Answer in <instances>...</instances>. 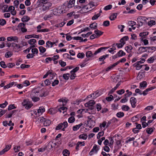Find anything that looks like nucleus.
Returning a JSON list of instances; mask_svg holds the SVG:
<instances>
[{
  "instance_id": "obj_1",
  "label": "nucleus",
  "mask_w": 156,
  "mask_h": 156,
  "mask_svg": "<svg viewBox=\"0 0 156 156\" xmlns=\"http://www.w3.org/2000/svg\"><path fill=\"white\" fill-rule=\"evenodd\" d=\"M148 20V18L145 16H140L137 18L138 22L142 24H147V20Z\"/></svg>"
},
{
  "instance_id": "obj_2",
  "label": "nucleus",
  "mask_w": 156,
  "mask_h": 156,
  "mask_svg": "<svg viewBox=\"0 0 156 156\" xmlns=\"http://www.w3.org/2000/svg\"><path fill=\"white\" fill-rule=\"evenodd\" d=\"M100 147L96 145H95L93 148L92 149L91 151L89 153V154L90 155H92L94 154V152L95 153H97Z\"/></svg>"
},
{
  "instance_id": "obj_3",
  "label": "nucleus",
  "mask_w": 156,
  "mask_h": 156,
  "mask_svg": "<svg viewBox=\"0 0 156 156\" xmlns=\"http://www.w3.org/2000/svg\"><path fill=\"white\" fill-rule=\"evenodd\" d=\"M150 48V47H140L138 49L139 52L137 53L138 54H140L142 53L146 52L147 51V49H149Z\"/></svg>"
},
{
  "instance_id": "obj_4",
  "label": "nucleus",
  "mask_w": 156,
  "mask_h": 156,
  "mask_svg": "<svg viewBox=\"0 0 156 156\" xmlns=\"http://www.w3.org/2000/svg\"><path fill=\"white\" fill-rule=\"evenodd\" d=\"M85 9H86L87 10H88L87 11V12L89 11H91L92 9L91 8V5H90V3L87 5L83 6L82 7V9L80 10V13H84V12H83V10Z\"/></svg>"
},
{
  "instance_id": "obj_5",
  "label": "nucleus",
  "mask_w": 156,
  "mask_h": 156,
  "mask_svg": "<svg viewBox=\"0 0 156 156\" xmlns=\"http://www.w3.org/2000/svg\"><path fill=\"white\" fill-rule=\"evenodd\" d=\"M26 24L23 23H20L18 25V27L19 28H20L21 31L23 33H24L27 31V30L25 27Z\"/></svg>"
},
{
  "instance_id": "obj_6",
  "label": "nucleus",
  "mask_w": 156,
  "mask_h": 156,
  "mask_svg": "<svg viewBox=\"0 0 156 156\" xmlns=\"http://www.w3.org/2000/svg\"><path fill=\"white\" fill-rule=\"evenodd\" d=\"M49 94V91L48 90H44L42 89L40 91L39 96L41 97H45Z\"/></svg>"
},
{
  "instance_id": "obj_7",
  "label": "nucleus",
  "mask_w": 156,
  "mask_h": 156,
  "mask_svg": "<svg viewBox=\"0 0 156 156\" xmlns=\"http://www.w3.org/2000/svg\"><path fill=\"white\" fill-rule=\"evenodd\" d=\"M12 47L13 48V51L17 52L18 49L21 48L20 45L19 44H17L15 43H12Z\"/></svg>"
},
{
  "instance_id": "obj_8",
  "label": "nucleus",
  "mask_w": 156,
  "mask_h": 156,
  "mask_svg": "<svg viewBox=\"0 0 156 156\" xmlns=\"http://www.w3.org/2000/svg\"><path fill=\"white\" fill-rule=\"evenodd\" d=\"M130 101L131 103V104L132 107L133 108H134L136 106V99L134 97L131 98L130 99Z\"/></svg>"
},
{
  "instance_id": "obj_9",
  "label": "nucleus",
  "mask_w": 156,
  "mask_h": 156,
  "mask_svg": "<svg viewBox=\"0 0 156 156\" xmlns=\"http://www.w3.org/2000/svg\"><path fill=\"white\" fill-rule=\"evenodd\" d=\"M22 104L23 106H25V108L27 109H29L33 105H32L30 104L28 102L26 103V100H24L23 102L22 103Z\"/></svg>"
},
{
  "instance_id": "obj_10",
  "label": "nucleus",
  "mask_w": 156,
  "mask_h": 156,
  "mask_svg": "<svg viewBox=\"0 0 156 156\" xmlns=\"http://www.w3.org/2000/svg\"><path fill=\"white\" fill-rule=\"evenodd\" d=\"M52 5V4L50 2L47 3L45 5H44L43 7V9L44 11H45L49 9V7Z\"/></svg>"
},
{
  "instance_id": "obj_11",
  "label": "nucleus",
  "mask_w": 156,
  "mask_h": 156,
  "mask_svg": "<svg viewBox=\"0 0 156 156\" xmlns=\"http://www.w3.org/2000/svg\"><path fill=\"white\" fill-rule=\"evenodd\" d=\"M100 95V93L99 92H98V91H97L91 94L90 96L91 97H92V96H93V98L94 99L99 96Z\"/></svg>"
},
{
  "instance_id": "obj_12",
  "label": "nucleus",
  "mask_w": 156,
  "mask_h": 156,
  "mask_svg": "<svg viewBox=\"0 0 156 156\" xmlns=\"http://www.w3.org/2000/svg\"><path fill=\"white\" fill-rule=\"evenodd\" d=\"M141 64V62L140 61H137L133 65V66L136 67V70H139L140 69L139 66V65Z\"/></svg>"
},
{
  "instance_id": "obj_13",
  "label": "nucleus",
  "mask_w": 156,
  "mask_h": 156,
  "mask_svg": "<svg viewBox=\"0 0 156 156\" xmlns=\"http://www.w3.org/2000/svg\"><path fill=\"white\" fill-rule=\"evenodd\" d=\"M37 112L36 114V115L39 116L40 115V113L41 114L42 113L45 111V108L43 107H41L39 108L37 110Z\"/></svg>"
},
{
  "instance_id": "obj_14",
  "label": "nucleus",
  "mask_w": 156,
  "mask_h": 156,
  "mask_svg": "<svg viewBox=\"0 0 156 156\" xmlns=\"http://www.w3.org/2000/svg\"><path fill=\"white\" fill-rule=\"evenodd\" d=\"M36 95L30 94V98L33 101L37 102L39 101L40 99L39 97H36Z\"/></svg>"
},
{
  "instance_id": "obj_15",
  "label": "nucleus",
  "mask_w": 156,
  "mask_h": 156,
  "mask_svg": "<svg viewBox=\"0 0 156 156\" xmlns=\"http://www.w3.org/2000/svg\"><path fill=\"white\" fill-rule=\"evenodd\" d=\"M39 37V35L33 34L32 35H27L25 36V38L26 39H28L30 38L34 37L36 38H38Z\"/></svg>"
},
{
  "instance_id": "obj_16",
  "label": "nucleus",
  "mask_w": 156,
  "mask_h": 156,
  "mask_svg": "<svg viewBox=\"0 0 156 156\" xmlns=\"http://www.w3.org/2000/svg\"><path fill=\"white\" fill-rule=\"evenodd\" d=\"M75 0H70L68 5V7L71 8L74 6Z\"/></svg>"
},
{
  "instance_id": "obj_17",
  "label": "nucleus",
  "mask_w": 156,
  "mask_h": 156,
  "mask_svg": "<svg viewBox=\"0 0 156 156\" xmlns=\"http://www.w3.org/2000/svg\"><path fill=\"white\" fill-rule=\"evenodd\" d=\"M18 38L17 37L14 36V37H8L7 38V40L8 41H17L18 40Z\"/></svg>"
},
{
  "instance_id": "obj_18",
  "label": "nucleus",
  "mask_w": 156,
  "mask_h": 156,
  "mask_svg": "<svg viewBox=\"0 0 156 156\" xmlns=\"http://www.w3.org/2000/svg\"><path fill=\"white\" fill-rule=\"evenodd\" d=\"M94 33L96 34V37H100L103 33V32H102L101 31H100L98 29L94 31Z\"/></svg>"
},
{
  "instance_id": "obj_19",
  "label": "nucleus",
  "mask_w": 156,
  "mask_h": 156,
  "mask_svg": "<svg viewBox=\"0 0 156 156\" xmlns=\"http://www.w3.org/2000/svg\"><path fill=\"white\" fill-rule=\"evenodd\" d=\"M108 48V47H102L98 49L94 53V55H96L98 53L100 52L101 51L103 50H105L106 49H107Z\"/></svg>"
},
{
  "instance_id": "obj_20",
  "label": "nucleus",
  "mask_w": 156,
  "mask_h": 156,
  "mask_svg": "<svg viewBox=\"0 0 156 156\" xmlns=\"http://www.w3.org/2000/svg\"><path fill=\"white\" fill-rule=\"evenodd\" d=\"M83 143V144L82 145H81L80 146H84L85 145L84 142V141H83V142L78 141L77 143V144H76V150L78 151L79 150V147L80 144H82Z\"/></svg>"
},
{
  "instance_id": "obj_21",
  "label": "nucleus",
  "mask_w": 156,
  "mask_h": 156,
  "mask_svg": "<svg viewBox=\"0 0 156 156\" xmlns=\"http://www.w3.org/2000/svg\"><path fill=\"white\" fill-rule=\"evenodd\" d=\"M57 111L55 108H51L49 110L48 113L50 114H54L56 113Z\"/></svg>"
},
{
  "instance_id": "obj_22",
  "label": "nucleus",
  "mask_w": 156,
  "mask_h": 156,
  "mask_svg": "<svg viewBox=\"0 0 156 156\" xmlns=\"http://www.w3.org/2000/svg\"><path fill=\"white\" fill-rule=\"evenodd\" d=\"M53 13H51V14H49V15H45V16L44 17V20H48L49 19L51 18L53 16Z\"/></svg>"
},
{
  "instance_id": "obj_23",
  "label": "nucleus",
  "mask_w": 156,
  "mask_h": 156,
  "mask_svg": "<svg viewBox=\"0 0 156 156\" xmlns=\"http://www.w3.org/2000/svg\"><path fill=\"white\" fill-rule=\"evenodd\" d=\"M30 20V18L28 16H24L21 18V21L23 22H27Z\"/></svg>"
},
{
  "instance_id": "obj_24",
  "label": "nucleus",
  "mask_w": 156,
  "mask_h": 156,
  "mask_svg": "<svg viewBox=\"0 0 156 156\" xmlns=\"http://www.w3.org/2000/svg\"><path fill=\"white\" fill-rule=\"evenodd\" d=\"M97 23H93L90 25L89 27L91 28L94 29H95L97 28Z\"/></svg>"
},
{
  "instance_id": "obj_25",
  "label": "nucleus",
  "mask_w": 156,
  "mask_h": 156,
  "mask_svg": "<svg viewBox=\"0 0 156 156\" xmlns=\"http://www.w3.org/2000/svg\"><path fill=\"white\" fill-rule=\"evenodd\" d=\"M94 54H93L91 51H87L86 53V56L88 58L91 57H93L94 55Z\"/></svg>"
},
{
  "instance_id": "obj_26",
  "label": "nucleus",
  "mask_w": 156,
  "mask_h": 156,
  "mask_svg": "<svg viewBox=\"0 0 156 156\" xmlns=\"http://www.w3.org/2000/svg\"><path fill=\"white\" fill-rule=\"evenodd\" d=\"M40 91L39 90H38L37 89H33L32 90L30 94L36 95H38V94H38V93L40 94Z\"/></svg>"
},
{
  "instance_id": "obj_27",
  "label": "nucleus",
  "mask_w": 156,
  "mask_h": 156,
  "mask_svg": "<svg viewBox=\"0 0 156 156\" xmlns=\"http://www.w3.org/2000/svg\"><path fill=\"white\" fill-rule=\"evenodd\" d=\"M117 16V13H114L110 16L109 18L111 20H114L116 18Z\"/></svg>"
},
{
  "instance_id": "obj_28",
  "label": "nucleus",
  "mask_w": 156,
  "mask_h": 156,
  "mask_svg": "<svg viewBox=\"0 0 156 156\" xmlns=\"http://www.w3.org/2000/svg\"><path fill=\"white\" fill-rule=\"evenodd\" d=\"M55 44V42H51V41H48L46 42V47H48V48L50 47V45H51V47H52L53 46V45Z\"/></svg>"
},
{
  "instance_id": "obj_29",
  "label": "nucleus",
  "mask_w": 156,
  "mask_h": 156,
  "mask_svg": "<svg viewBox=\"0 0 156 156\" xmlns=\"http://www.w3.org/2000/svg\"><path fill=\"white\" fill-rule=\"evenodd\" d=\"M133 49L132 46L131 45H128L125 48V50L128 53H130L131 51V50Z\"/></svg>"
},
{
  "instance_id": "obj_30",
  "label": "nucleus",
  "mask_w": 156,
  "mask_h": 156,
  "mask_svg": "<svg viewBox=\"0 0 156 156\" xmlns=\"http://www.w3.org/2000/svg\"><path fill=\"white\" fill-rule=\"evenodd\" d=\"M95 102L94 100H90L89 102L86 103L85 104V106H88L91 105H93L94 104Z\"/></svg>"
},
{
  "instance_id": "obj_31",
  "label": "nucleus",
  "mask_w": 156,
  "mask_h": 156,
  "mask_svg": "<svg viewBox=\"0 0 156 156\" xmlns=\"http://www.w3.org/2000/svg\"><path fill=\"white\" fill-rule=\"evenodd\" d=\"M147 83L146 81H144L140 83V87H146L147 86Z\"/></svg>"
},
{
  "instance_id": "obj_32",
  "label": "nucleus",
  "mask_w": 156,
  "mask_h": 156,
  "mask_svg": "<svg viewBox=\"0 0 156 156\" xmlns=\"http://www.w3.org/2000/svg\"><path fill=\"white\" fill-rule=\"evenodd\" d=\"M129 39V38L128 36H125L120 39V41H122L124 43H126L125 41L128 40Z\"/></svg>"
},
{
  "instance_id": "obj_33",
  "label": "nucleus",
  "mask_w": 156,
  "mask_h": 156,
  "mask_svg": "<svg viewBox=\"0 0 156 156\" xmlns=\"http://www.w3.org/2000/svg\"><path fill=\"white\" fill-rule=\"evenodd\" d=\"M87 137V135L85 134H83L80 135L79 136L80 139H82L83 140H86Z\"/></svg>"
},
{
  "instance_id": "obj_34",
  "label": "nucleus",
  "mask_w": 156,
  "mask_h": 156,
  "mask_svg": "<svg viewBox=\"0 0 156 156\" xmlns=\"http://www.w3.org/2000/svg\"><path fill=\"white\" fill-rule=\"evenodd\" d=\"M108 56V55H105L102 56H101L99 58V60L100 61H103Z\"/></svg>"
},
{
  "instance_id": "obj_35",
  "label": "nucleus",
  "mask_w": 156,
  "mask_h": 156,
  "mask_svg": "<svg viewBox=\"0 0 156 156\" xmlns=\"http://www.w3.org/2000/svg\"><path fill=\"white\" fill-rule=\"evenodd\" d=\"M51 122V120L49 119H45V120L44 122V126H48L50 125Z\"/></svg>"
},
{
  "instance_id": "obj_36",
  "label": "nucleus",
  "mask_w": 156,
  "mask_h": 156,
  "mask_svg": "<svg viewBox=\"0 0 156 156\" xmlns=\"http://www.w3.org/2000/svg\"><path fill=\"white\" fill-rule=\"evenodd\" d=\"M12 55V53L10 51H8L5 55V57L6 58L10 57Z\"/></svg>"
},
{
  "instance_id": "obj_37",
  "label": "nucleus",
  "mask_w": 156,
  "mask_h": 156,
  "mask_svg": "<svg viewBox=\"0 0 156 156\" xmlns=\"http://www.w3.org/2000/svg\"><path fill=\"white\" fill-rule=\"evenodd\" d=\"M117 55H118V57H120L125 55L126 53L122 50H120L117 53Z\"/></svg>"
},
{
  "instance_id": "obj_38",
  "label": "nucleus",
  "mask_w": 156,
  "mask_h": 156,
  "mask_svg": "<svg viewBox=\"0 0 156 156\" xmlns=\"http://www.w3.org/2000/svg\"><path fill=\"white\" fill-rule=\"evenodd\" d=\"M45 147H46V149H48L49 150H51L53 147L52 143L49 142Z\"/></svg>"
},
{
  "instance_id": "obj_39",
  "label": "nucleus",
  "mask_w": 156,
  "mask_h": 156,
  "mask_svg": "<svg viewBox=\"0 0 156 156\" xmlns=\"http://www.w3.org/2000/svg\"><path fill=\"white\" fill-rule=\"evenodd\" d=\"M36 42V40L35 39H31L28 41V43L30 45H33Z\"/></svg>"
},
{
  "instance_id": "obj_40",
  "label": "nucleus",
  "mask_w": 156,
  "mask_h": 156,
  "mask_svg": "<svg viewBox=\"0 0 156 156\" xmlns=\"http://www.w3.org/2000/svg\"><path fill=\"white\" fill-rule=\"evenodd\" d=\"M121 43H116L115 44V45H117V47L118 48H121L124 45V44H125V43H123L122 42V41H120Z\"/></svg>"
},
{
  "instance_id": "obj_41",
  "label": "nucleus",
  "mask_w": 156,
  "mask_h": 156,
  "mask_svg": "<svg viewBox=\"0 0 156 156\" xmlns=\"http://www.w3.org/2000/svg\"><path fill=\"white\" fill-rule=\"evenodd\" d=\"M69 150L66 149L64 150L63 151V155L65 156H69Z\"/></svg>"
},
{
  "instance_id": "obj_42",
  "label": "nucleus",
  "mask_w": 156,
  "mask_h": 156,
  "mask_svg": "<svg viewBox=\"0 0 156 156\" xmlns=\"http://www.w3.org/2000/svg\"><path fill=\"white\" fill-rule=\"evenodd\" d=\"M75 121V118L73 116L70 117L68 120V122L69 123L73 122Z\"/></svg>"
},
{
  "instance_id": "obj_43",
  "label": "nucleus",
  "mask_w": 156,
  "mask_h": 156,
  "mask_svg": "<svg viewBox=\"0 0 156 156\" xmlns=\"http://www.w3.org/2000/svg\"><path fill=\"white\" fill-rule=\"evenodd\" d=\"M148 23V24L149 26H151L153 25H154L155 24V21L154 20H150V21H148L147 22Z\"/></svg>"
},
{
  "instance_id": "obj_44",
  "label": "nucleus",
  "mask_w": 156,
  "mask_h": 156,
  "mask_svg": "<svg viewBox=\"0 0 156 156\" xmlns=\"http://www.w3.org/2000/svg\"><path fill=\"white\" fill-rule=\"evenodd\" d=\"M85 56V54L83 53H79L77 55V57L79 58H83Z\"/></svg>"
},
{
  "instance_id": "obj_45",
  "label": "nucleus",
  "mask_w": 156,
  "mask_h": 156,
  "mask_svg": "<svg viewBox=\"0 0 156 156\" xmlns=\"http://www.w3.org/2000/svg\"><path fill=\"white\" fill-rule=\"evenodd\" d=\"M122 109L125 111H128L129 109V107L126 105H123L122 107Z\"/></svg>"
},
{
  "instance_id": "obj_46",
  "label": "nucleus",
  "mask_w": 156,
  "mask_h": 156,
  "mask_svg": "<svg viewBox=\"0 0 156 156\" xmlns=\"http://www.w3.org/2000/svg\"><path fill=\"white\" fill-rule=\"evenodd\" d=\"M45 119L46 118H44L43 117H40L37 119V121L41 122H44V123L45 120Z\"/></svg>"
},
{
  "instance_id": "obj_47",
  "label": "nucleus",
  "mask_w": 156,
  "mask_h": 156,
  "mask_svg": "<svg viewBox=\"0 0 156 156\" xmlns=\"http://www.w3.org/2000/svg\"><path fill=\"white\" fill-rule=\"evenodd\" d=\"M124 113L122 112H119L117 113L116 115L118 118H121L124 116Z\"/></svg>"
},
{
  "instance_id": "obj_48",
  "label": "nucleus",
  "mask_w": 156,
  "mask_h": 156,
  "mask_svg": "<svg viewBox=\"0 0 156 156\" xmlns=\"http://www.w3.org/2000/svg\"><path fill=\"white\" fill-rule=\"evenodd\" d=\"M39 49L40 51L42 53H44L46 51V49L42 46L39 47Z\"/></svg>"
},
{
  "instance_id": "obj_49",
  "label": "nucleus",
  "mask_w": 156,
  "mask_h": 156,
  "mask_svg": "<svg viewBox=\"0 0 156 156\" xmlns=\"http://www.w3.org/2000/svg\"><path fill=\"white\" fill-rule=\"evenodd\" d=\"M20 146H15L14 147L13 149L15 152H18L20 150Z\"/></svg>"
},
{
  "instance_id": "obj_50",
  "label": "nucleus",
  "mask_w": 156,
  "mask_h": 156,
  "mask_svg": "<svg viewBox=\"0 0 156 156\" xmlns=\"http://www.w3.org/2000/svg\"><path fill=\"white\" fill-rule=\"evenodd\" d=\"M8 104V102L7 101H5V103H2V104H0V107L4 108H5L7 105Z\"/></svg>"
},
{
  "instance_id": "obj_51",
  "label": "nucleus",
  "mask_w": 156,
  "mask_h": 156,
  "mask_svg": "<svg viewBox=\"0 0 156 156\" xmlns=\"http://www.w3.org/2000/svg\"><path fill=\"white\" fill-rule=\"evenodd\" d=\"M1 66L3 68H5L7 67V65L5 63L4 61H2L0 62Z\"/></svg>"
},
{
  "instance_id": "obj_52",
  "label": "nucleus",
  "mask_w": 156,
  "mask_h": 156,
  "mask_svg": "<svg viewBox=\"0 0 156 156\" xmlns=\"http://www.w3.org/2000/svg\"><path fill=\"white\" fill-rule=\"evenodd\" d=\"M6 23L5 20L3 19H0V25L1 26H4Z\"/></svg>"
},
{
  "instance_id": "obj_53",
  "label": "nucleus",
  "mask_w": 156,
  "mask_h": 156,
  "mask_svg": "<svg viewBox=\"0 0 156 156\" xmlns=\"http://www.w3.org/2000/svg\"><path fill=\"white\" fill-rule=\"evenodd\" d=\"M153 129L152 128H149L147 129L146 130L147 133L149 134H151L153 131Z\"/></svg>"
},
{
  "instance_id": "obj_54",
  "label": "nucleus",
  "mask_w": 156,
  "mask_h": 156,
  "mask_svg": "<svg viewBox=\"0 0 156 156\" xmlns=\"http://www.w3.org/2000/svg\"><path fill=\"white\" fill-rule=\"evenodd\" d=\"M125 90L123 89H122L116 91V93L122 95L125 93Z\"/></svg>"
},
{
  "instance_id": "obj_55",
  "label": "nucleus",
  "mask_w": 156,
  "mask_h": 156,
  "mask_svg": "<svg viewBox=\"0 0 156 156\" xmlns=\"http://www.w3.org/2000/svg\"><path fill=\"white\" fill-rule=\"evenodd\" d=\"M104 134V132L103 131L99 132L97 135V138L98 139H99L101 136H103Z\"/></svg>"
},
{
  "instance_id": "obj_56",
  "label": "nucleus",
  "mask_w": 156,
  "mask_h": 156,
  "mask_svg": "<svg viewBox=\"0 0 156 156\" xmlns=\"http://www.w3.org/2000/svg\"><path fill=\"white\" fill-rule=\"evenodd\" d=\"M8 8V5H5L3 6L2 9L3 10V12H9V11H8V10H7Z\"/></svg>"
},
{
  "instance_id": "obj_57",
  "label": "nucleus",
  "mask_w": 156,
  "mask_h": 156,
  "mask_svg": "<svg viewBox=\"0 0 156 156\" xmlns=\"http://www.w3.org/2000/svg\"><path fill=\"white\" fill-rule=\"evenodd\" d=\"M110 25L109 21L108 20H106L103 22V25L105 27H108Z\"/></svg>"
},
{
  "instance_id": "obj_58",
  "label": "nucleus",
  "mask_w": 156,
  "mask_h": 156,
  "mask_svg": "<svg viewBox=\"0 0 156 156\" xmlns=\"http://www.w3.org/2000/svg\"><path fill=\"white\" fill-rule=\"evenodd\" d=\"M31 51L34 55V54H37L38 52V49L36 48L32 49L31 50Z\"/></svg>"
},
{
  "instance_id": "obj_59",
  "label": "nucleus",
  "mask_w": 156,
  "mask_h": 156,
  "mask_svg": "<svg viewBox=\"0 0 156 156\" xmlns=\"http://www.w3.org/2000/svg\"><path fill=\"white\" fill-rule=\"evenodd\" d=\"M16 108V107H15L14 104L10 105L9 106L8 109V110L10 111L13 109Z\"/></svg>"
},
{
  "instance_id": "obj_60",
  "label": "nucleus",
  "mask_w": 156,
  "mask_h": 156,
  "mask_svg": "<svg viewBox=\"0 0 156 156\" xmlns=\"http://www.w3.org/2000/svg\"><path fill=\"white\" fill-rule=\"evenodd\" d=\"M100 13H98L97 14L94 15L92 17V20H95L97 19L98 17L100 16Z\"/></svg>"
},
{
  "instance_id": "obj_61",
  "label": "nucleus",
  "mask_w": 156,
  "mask_h": 156,
  "mask_svg": "<svg viewBox=\"0 0 156 156\" xmlns=\"http://www.w3.org/2000/svg\"><path fill=\"white\" fill-rule=\"evenodd\" d=\"M112 7V5H109L105 6L104 9L105 10H108L110 9Z\"/></svg>"
},
{
  "instance_id": "obj_62",
  "label": "nucleus",
  "mask_w": 156,
  "mask_h": 156,
  "mask_svg": "<svg viewBox=\"0 0 156 156\" xmlns=\"http://www.w3.org/2000/svg\"><path fill=\"white\" fill-rule=\"evenodd\" d=\"M148 34V32H143L142 33H140V34L139 35L140 37H143L147 36Z\"/></svg>"
},
{
  "instance_id": "obj_63",
  "label": "nucleus",
  "mask_w": 156,
  "mask_h": 156,
  "mask_svg": "<svg viewBox=\"0 0 156 156\" xmlns=\"http://www.w3.org/2000/svg\"><path fill=\"white\" fill-rule=\"evenodd\" d=\"M90 5H91L92 9H94L97 6L96 3L95 4V3L93 2H90Z\"/></svg>"
},
{
  "instance_id": "obj_64",
  "label": "nucleus",
  "mask_w": 156,
  "mask_h": 156,
  "mask_svg": "<svg viewBox=\"0 0 156 156\" xmlns=\"http://www.w3.org/2000/svg\"><path fill=\"white\" fill-rule=\"evenodd\" d=\"M154 61V57H151L149 58L147 60L148 62L150 63H153Z\"/></svg>"
}]
</instances>
